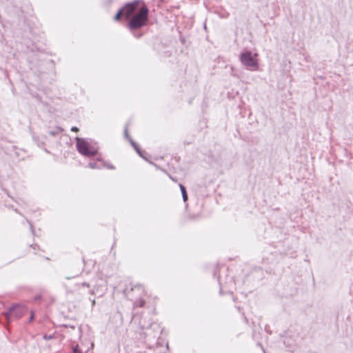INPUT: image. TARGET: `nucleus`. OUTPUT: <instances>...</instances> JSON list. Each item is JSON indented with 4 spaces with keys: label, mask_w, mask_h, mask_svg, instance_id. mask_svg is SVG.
Here are the masks:
<instances>
[{
    "label": "nucleus",
    "mask_w": 353,
    "mask_h": 353,
    "mask_svg": "<svg viewBox=\"0 0 353 353\" xmlns=\"http://www.w3.org/2000/svg\"><path fill=\"white\" fill-rule=\"evenodd\" d=\"M27 312V308L21 305H14L9 308L8 312L3 313L8 321H11L12 316L16 319L21 318Z\"/></svg>",
    "instance_id": "obj_4"
},
{
    "label": "nucleus",
    "mask_w": 353,
    "mask_h": 353,
    "mask_svg": "<svg viewBox=\"0 0 353 353\" xmlns=\"http://www.w3.org/2000/svg\"><path fill=\"white\" fill-rule=\"evenodd\" d=\"M83 285H86V286H88V285L85 284V283H82Z\"/></svg>",
    "instance_id": "obj_17"
},
{
    "label": "nucleus",
    "mask_w": 353,
    "mask_h": 353,
    "mask_svg": "<svg viewBox=\"0 0 353 353\" xmlns=\"http://www.w3.org/2000/svg\"><path fill=\"white\" fill-rule=\"evenodd\" d=\"M179 187L182 194L183 201L185 202L188 200V194L186 192L185 188L182 184H180Z\"/></svg>",
    "instance_id": "obj_8"
},
{
    "label": "nucleus",
    "mask_w": 353,
    "mask_h": 353,
    "mask_svg": "<svg viewBox=\"0 0 353 353\" xmlns=\"http://www.w3.org/2000/svg\"><path fill=\"white\" fill-rule=\"evenodd\" d=\"M89 168L91 169H101L103 167H107L110 169H113L114 167L112 165H109L102 162L101 160L98 159L97 162H90L88 164Z\"/></svg>",
    "instance_id": "obj_6"
},
{
    "label": "nucleus",
    "mask_w": 353,
    "mask_h": 353,
    "mask_svg": "<svg viewBox=\"0 0 353 353\" xmlns=\"http://www.w3.org/2000/svg\"><path fill=\"white\" fill-rule=\"evenodd\" d=\"M257 57V53H252L250 50H245L241 53L239 59L244 66L250 68L251 70H256L259 66Z\"/></svg>",
    "instance_id": "obj_2"
},
{
    "label": "nucleus",
    "mask_w": 353,
    "mask_h": 353,
    "mask_svg": "<svg viewBox=\"0 0 353 353\" xmlns=\"http://www.w3.org/2000/svg\"><path fill=\"white\" fill-rule=\"evenodd\" d=\"M33 319H34V313H33V312H31L30 321H32Z\"/></svg>",
    "instance_id": "obj_15"
},
{
    "label": "nucleus",
    "mask_w": 353,
    "mask_h": 353,
    "mask_svg": "<svg viewBox=\"0 0 353 353\" xmlns=\"http://www.w3.org/2000/svg\"><path fill=\"white\" fill-rule=\"evenodd\" d=\"M148 9L145 6H143L139 12L132 17L129 23V28L131 30L137 29L143 26L148 20Z\"/></svg>",
    "instance_id": "obj_1"
},
{
    "label": "nucleus",
    "mask_w": 353,
    "mask_h": 353,
    "mask_svg": "<svg viewBox=\"0 0 353 353\" xmlns=\"http://www.w3.org/2000/svg\"><path fill=\"white\" fill-rule=\"evenodd\" d=\"M125 136L126 137V138L128 139L129 141L130 142V143L132 144V145L134 147V148L136 150V151L138 152V154L142 157V154L138 148V145L136 144V143L131 139L129 137V134H128V129L125 128Z\"/></svg>",
    "instance_id": "obj_7"
},
{
    "label": "nucleus",
    "mask_w": 353,
    "mask_h": 353,
    "mask_svg": "<svg viewBox=\"0 0 353 353\" xmlns=\"http://www.w3.org/2000/svg\"><path fill=\"white\" fill-rule=\"evenodd\" d=\"M134 289H137L138 290L141 291V292H142V293H143V291H144V290H143V287H142V285H136V286L134 287V289H132V290H134Z\"/></svg>",
    "instance_id": "obj_11"
},
{
    "label": "nucleus",
    "mask_w": 353,
    "mask_h": 353,
    "mask_svg": "<svg viewBox=\"0 0 353 353\" xmlns=\"http://www.w3.org/2000/svg\"><path fill=\"white\" fill-rule=\"evenodd\" d=\"M139 1H134L131 3L126 5L122 10L123 12V16L127 19L134 16V12L138 9Z\"/></svg>",
    "instance_id": "obj_5"
},
{
    "label": "nucleus",
    "mask_w": 353,
    "mask_h": 353,
    "mask_svg": "<svg viewBox=\"0 0 353 353\" xmlns=\"http://www.w3.org/2000/svg\"><path fill=\"white\" fill-rule=\"evenodd\" d=\"M136 306L142 307L144 305V301L142 299L137 300L135 303Z\"/></svg>",
    "instance_id": "obj_10"
},
{
    "label": "nucleus",
    "mask_w": 353,
    "mask_h": 353,
    "mask_svg": "<svg viewBox=\"0 0 353 353\" xmlns=\"http://www.w3.org/2000/svg\"><path fill=\"white\" fill-rule=\"evenodd\" d=\"M71 130L74 131V132H77L79 130V129L77 127H72L71 128Z\"/></svg>",
    "instance_id": "obj_14"
},
{
    "label": "nucleus",
    "mask_w": 353,
    "mask_h": 353,
    "mask_svg": "<svg viewBox=\"0 0 353 353\" xmlns=\"http://www.w3.org/2000/svg\"><path fill=\"white\" fill-rule=\"evenodd\" d=\"M94 304H95V301H94V300H93V301H92V305H94Z\"/></svg>",
    "instance_id": "obj_16"
},
{
    "label": "nucleus",
    "mask_w": 353,
    "mask_h": 353,
    "mask_svg": "<svg viewBox=\"0 0 353 353\" xmlns=\"http://www.w3.org/2000/svg\"><path fill=\"white\" fill-rule=\"evenodd\" d=\"M76 140L77 148L81 154L90 157L97 154V149L91 146L85 139L77 137Z\"/></svg>",
    "instance_id": "obj_3"
},
{
    "label": "nucleus",
    "mask_w": 353,
    "mask_h": 353,
    "mask_svg": "<svg viewBox=\"0 0 353 353\" xmlns=\"http://www.w3.org/2000/svg\"><path fill=\"white\" fill-rule=\"evenodd\" d=\"M73 352L74 353H81L82 351L79 350V347L78 345H77L76 347H74Z\"/></svg>",
    "instance_id": "obj_12"
},
{
    "label": "nucleus",
    "mask_w": 353,
    "mask_h": 353,
    "mask_svg": "<svg viewBox=\"0 0 353 353\" xmlns=\"http://www.w3.org/2000/svg\"><path fill=\"white\" fill-rule=\"evenodd\" d=\"M52 338H53V336L52 335L48 336V335L46 334V335L43 336V339H46V340H50V339H51Z\"/></svg>",
    "instance_id": "obj_13"
},
{
    "label": "nucleus",
    "mask_w": 353,
    "mask_h": 353,
    "mask_svg": "<svg viewBox=\"0 0 353 353\" xmlns=\"http://www.w3.org/2000/svg\"><path fill=\"white\" fill-rule=\"evenodd\" d=\"M121 15H123V10H122V9H121V10H120L117 12V14H116V16H115V17H114L115 20H118V19H119Z\"/></svg>",
    "instance_id": "obj_9"
}]
</instances>
